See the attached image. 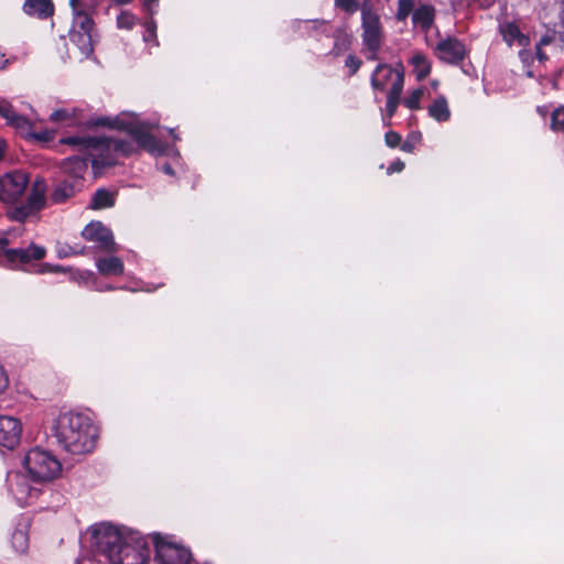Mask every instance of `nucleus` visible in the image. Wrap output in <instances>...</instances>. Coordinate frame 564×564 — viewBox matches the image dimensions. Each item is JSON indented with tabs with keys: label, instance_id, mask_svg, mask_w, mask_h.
Masks as SVG:
<instances>
[{
	"label": "nucleus",
	"instance_id": "nucleus-1",
	"mask_svg": "<svg viewBox=\"0 0 564 564\" xmlns=\"http://www.w3.org/2000/svg\"><path fill=\"white\" fill-rule=\"evenodd\" d=\"M54 436L64 451L72 455L91 453L96 446L98 431L91 419L78 412L59 414L53 425Z\"/></svg>",
	"mask_w": 564,
	"mask_h": 564
},
{
	"label": "nucleus",
	"instance_id": "nucleus-2",
	"mask_svg": "<svg viewBox=\"0 0 564 564\" xmlns=\"http://www.w3.org/2000/svg\"><path fill=\"white\" fill-rule=\"evenodd\" d=\"M98 561L105 564H144L148 553L144 549L123 541L121 531L101 523L95 530Z\"/></svg>",
	"mask_w": 564,
	"mask_h": 564
},
{
	"label": "nucleus",
	"instance_id": "nucleus-3",
	"mask_svg": "<svg viewBox=\"0 0 564 564\" xmlns=\"http://www.w3.org/2000/svg\"><path fill=\"white\" fill-rule=\"evenodd\" d=\"M61 142L87 155L94 166L112 164L115 153H131L130 144L112 139L69 137L62 139Z\"/></svg>",
	"mask_w": 564,
	"mask_h": 564
},
{
	"label": "nucleus",
	"instance_id": "nucleus-4",
	"mask_svg": "<svg viewBox=\"0 0 564 564\" xmlns=\"http://www.w3.org/2000/svg\"><path fill=\"white\" fill-rule=\"evenodd\" d=\"M30 477L40 482L51 481L62 473V464L50 452L41 448L30 449L23 459Z\"/></svg>",
	"mask_w": 564,
	"mask_h": 564
},
{
	"label": "nucleus",
	"instance_id": "nucleus-5",
	"mask_svg": "<svg viewBox=\"0 0 564 564\" xmlns=\"http://www.w3.org/2000/svg\"><path fill=\"white\" fill-rule=\"evenodd\" d=\"M361 12V29L362 42L369 52V59H377L378 52L381 47L383 37V28L379 14L375 11L372 6L365 1L360 8Z\"/></svg>",
	"mask_w": 564,
	"mask_h": 564
},
{
	"label": "nucleus",
	"instance_id": "nucleus-6",
	"mask_svg": "<svg viewBox=\"0 0 564 564\" xmlns=\"http://www.w3.org/2000/svg\"><path fill=\"white\" fill-rule=\"evenodd\" d=\"M97 126H110L121 130L128 131L138 144L144 150L153 154L163 152L162 144L150 133L151 127L149 124H138L132 121L126 122L120 118H102L96 122Z\"/></svg>",
	"mask_w": 564,
	"mask_h": 564
},
{
	"label": "nucleus",
	"instance_id": "nucleus-7",
	"mask_svg": "<svg viewBox=\"0 0 564 564\" xmlns=\"http://www.w3.org/2000/svg\"><path fill=\"white\" fill-rule=\"evenodd\" d=\"M156 550V558L161 564H189L191 552L182 545L175 544L159 533L152 535Z\"/></svg>",
	"mask_w": 564,
	"mask_h": 564
},
{
	"label": "nucleus",
	"instance_id": "nucleus-8",
	"mask_svg": "<svg viewBox=\"0 0 564 564\" xmlns=\"http://www.w3.org/2000/svg\"><path fill=\"white\" fill-rule=\"evenodd\" d=\"M29 180L22 172H11L0 177V202L15 204L25 193Z\"/></svg>",
	"mask_w": 564,
	"mask_h": 564
},
{
	"label": "nucleus",
	"instance_id": "nucleus-9",
	"mask_svg": "<svg viewBox=\"0 0 564 564\" xmlns=\"http://www.w3.org/2000/svg\"><path fill=\"white\" fill-rule=\"evenodd\" d=\"M3 254L12 267L24 268L32 261L42 260L46 256V249L42 246L31 243L28 248L7 249Z\"/></svg>",
	"mask_w": 564,
	"mask_h": 564
},
{
	"label": "nucleus",
	"instance_id": "nucleus-10",
	"mask_svg": "<svg viewBox=\"0 0 564 564\" xmlns=\"http://www.w3.org/2000/svg\"><path fill=\"white\" fill-rule=\"evenodd\" d=\"M22 423L10 415H0V448L13 449L21 440Z\"/></svg>",
	"mask_w": 564,
	"mask_h": 564
},
{
	"label": "nucleus",
	"instance_id": "nucleus-11",
	"mask_svg": "<svg viewBox=\"0 0 564 564\" xmlns=\"http://www.w3.org/2000/svg\"><path fill=\"white\" fill-rule=\"evenodd\" d=\"M398 77L401 80V89L404 85L403 67L401 69H393L387 64H379L371 76V86L376 90H386L390 85V88H394Z\"/></svg>",
	"mask_w": 564,
	"mask_h": 564
},
{
	"label": "nucleus",
	"instance_id": "nucleus-12",
	"mask_svg": "<svg viewBox=\"0 0 564 564\" xmlns=\"http://www.w3.org/2000/svg\"><path fill=\"white\" fill-rule=\"evenodd\" d=\"M83 237L98 246L106 251H116L117 245L113 240L110 229L105 227L100 221H91L82 231Z\"/></svg>",
	"mask_w": 564,
	"mask_h": 564
},
{
	"label": "nucleus",
	"instance_id": "nucleus-13",
	"mask_svg": "<svg viewBox=\"0 0 564 564\" xmlns=\"http://www.w3.org/2000/svg\"><path fill=\"white\" fill-rule=\"evenodd\" d=\"M437 56L446 63H458L466 55L465 45L455 37H446L436 46Z\"/></svg>",
	"mask_w": 564,
	"mask_h": 564
},
{
	"label": "nucleus",
	"instance_id": "nucleus-14",
	"mask_svg": "<svg viewBox=\"0 0 564 564\" xmlns=\"http://www.w3.org/2000/svg\"><path fill=\"white\" fill-rule=\"evenodd\" d=\"M499 33L503 42L509 46L525 48L530 44V39L525 35L514 22H503L499 25Z\"/></svg>",
	"mask_w": 564,
	"mask_h": 564
},
{
	"label": "nucleus",
	"instance_id": "nucleus-15",
	"mask_svg": "<svg viewBox=\"0 0 564 564\" xmlns=\"http://www.w3.org/2000/svg\"><path fill=\"white\" fill-rule=\"evenodd\" d=\"M0 116L7 120L8 124L22 132L29 133L32 127L31 122L26 118L17 115L12 105L3 98H0Z\"/></svg>",
	"mask_w": 564,
	"mask_h": 564
},
{
	"label": "nucleus",
	"instance_id": "nucleus-16",
	"mask_svg": "<svg viewBox=\"0 0 564 564\" xmlns=\"http://www.w3.org/2000/svg\"><path fill=\"white\" fill-rule=\"evenodd\" d=\"M10 490L20 505L28 503L29 499L35 494V491L26 484L25 479L19 475H14L10 479Z\"/></svg>",
	"mask_w": 564,
	"mask_h": 564
},
{
	"label": "nucleus",
	"instance_id": "nucleus-17",
	"mask_svg": "<svg viewBox=\"0 0 564 564\" xmlns=\"http://www.w3.org/2000/svg\"><path fill=\"white\" fill-rule=\"evenodd\" d=\"M435 19V9L431 4H419L412 14V21L415 26L424 31L431 29Z\"/></svg>",
	"mask_w": 564,
	"mask_h": 564
},
{
	"label": "nucleus",
	"instance_id": "nucleus-18",
	"mask_svg": "<svg viewBox=\"0 0 564 564\" xmlns=\"http://www.w3.org/2000/svg\"><path fill=\"white\" fill-rule=\"evenodd\" d=\"M88 159V156L87 159L79 156L68 158L63 163V170L70 177H74L75 180H80L84 177V174L87 171Z\"/></svg>",
	"mask_w": 564,
	"mask_h": 564
},
{
	"label": "nucleus",
	"instance_id": "nucleus-19",
	"mask_svg": "<svg viewBox=\"0 0 564 564\" xmlns=\"http://www.w3.org/2000/svg\"><path fill=\"white\" fill-rule=\"evenodd\" d=\"M70 41L84 57L90 56L94 51L93 37L88 32H80L73 29L70 32Z\"/></svg>",
	"mask_w": 564,
	"mask_h": 564
},
{
	"label": "nucleus",
	"instance_id": "nucleus-20",
	"mask_svg": "<svg viewBox=\"0 0 564 564\" xmlns=\"http://www.w3.org/2000/svg\"><path fill=\"white\" fill-rule=\"evenodd\" d=\"M96 265L99 273L104 275H120L123 273V263L117 257L98 259Z\"/></svg>",
	"mask_w": 564,
	"mask_h": 564
},
{
	"label": "nucleus",
	"instance_id": "nucleus-21",
	"mask_svg": "<svg viewBox=\"0 0 564 564\" xmlns=\"http://www.w3.org/2000/svg\"><path fill=\"white\" fill-rule=\"evenodd\" d=\"M24 11L31 15L45 18L53 12V4L51 0H28L24 3Z\"/></svg>",
	"mask_w": 564,
	"mask_h": 564
},
{
	"label": "nucleus",
	"instance_id": "nucleus-22",
	"mask_svg": "<svg viewBox=\"0 0 564 564\" xmlns=\"http://www.w3.org/2000/svg\"><path fill=\"white\" fill-rule=\"evenodd\" d=\"M401 93H402L401 80H400V77H398L394 88H389L388 99H387V105H386V111H387V117H388V120H384L386 126L390 124V118L395 113V110L400 102Z\"/></svg>",
	"mask_w": 564,
	"mask_h": 564
},
{
	"label": "nucleus",
	"instance_id": "nucleus-23",
	"mask_svg": "<svg viewBox=\"0 0 564 564\" xmlns=\"http://www.w3.org/2000/svg\"><path fill=\"white\" fill-rule=\"evenodd\" d=\"M430 116L437 121H447L451 117L447 100L441 96L436 98L429 107Z\"/></svg>",
	"mask_w": 564,
	"mask_h": 564
},
{
	"label": "nucleus",
	"instance_id": "nucleus-24",
	"mask_svg": "<svg viewBox=\"0 0 564 564\" xmlns=\"http://www.w3.org/2000/svg\"><path fill=\"white\" fill-rule=\"evenodd\" d=\"M410 63L413 66V73L415 74L417 80H423L430 75L431 63L423 54L415 53L412 56Z\"/></svg>",
	"mask_w": 564,
	"mask_h": 564
},
{
	"label": "nucleus",
	"instance_id": "nucleus-25",
	"mask_svg": "<svg viewBox=\"0 0 564 564\" xmlns=\"http://www.w3.org/2000/svg\"><path fill=\"white\" fill-rule=\"evenodd\" d=\"M115 196L112 193L106 189H99L95 193L91 200L93 209H102L113 206Z\"/></svg>",
	"mask_w": 564,
	"mask_h": 564
},
{
	"label": "nucleus",
	"instance_id": "nucleus-26",
	"mask_svg": "<svg viewBox=\"0 0 564 564\" xmlns=\"http://www.w3.org/2000/svg\"><path fill=\"white\" fill-rule=\"evenodd\" d=\"M93 24L90 17L78 9L75 11L74 29L91 34Z\"/></svg>",
	"mask_w": 564,
	"mask_h": 564
},
{
	"label": "nucleus",
	"instance_id": "nucleus-27",
	"mask_svg": "<svg viewBox=\"0 0 564 564\" xmlns=\"http://www.w3.org/2000/svg\"><path fill=\"white\" fill-rule=\"evenodd\" d=\"M75 185L66 182L59 184L52 194V198L56 203H62L75 194Z\"/></svg>",
	"mask_w": 564,
	"mask_h": 564
},
{
	"label": "nucleus",
	"instance_id": "nucleus-28",
	"mask_svg": "<svg viewBox=\"0 0 564 564\" xmlns=\"http://www.w3.org/2000/svg\"><path fill=\"white\" fill-rule=\"evenodd\" d=\"M29 545V536L25 530L18 529L12 534V546L17 552L23 553Z\"/></svg>",
	"mask_w": 564,
	"mask_h": 564
},
{
	"label": "nucleus",
	"instance_id": "nucleus-29",
	"mask_svg": "<svg viewBox=\"0 0 564 564\" xmlns=\"http://www.w3.org/2000/svg\"><path fill=\"white\" fill-rule=\"evenodd\" d=\"M416 7L415 0H399L395 13L397 20L404 21L411 13L413 14Z\"/></svg>",
	"mask_w": 564,
	"mask_h": 564
},
{
	"label": "nucleus",
	"instance_id": "nucleus-30",
	"mask_svg": "<svg viewBox=\"0 0 564 564\" xmlns=\"http://www.w3.org/2000/svg\"><path fill=\"white\" fill-rule=\"evenodd\" d=\"M144 26H145V34L143 35V41L145 43L151 44L153 47H158L159 40H158V35H156L155 21L152 18H150L149 20L145 21Z\"/></svg>",
	"mask_w": 564,
	"mask_h": 564
},
{
	"label": "nucleus",
	"instance_id": "nucleus-31",
	"mask_svg": "<svg viewBox=\"0 0 564 564\" xmlns=\"http://www.w3.org/2000/svg\"><path fill=\"white\" fill-rule=\"evenodd\" d=\"M44 202V189L40 185H35L33 188L30 198H29V209L36 210L43 206Z\"/></svg>",
	"mask_w": 564,
	"mask_h": 564
},
{
	"label": "nucleus",
	"instance_id": "nucleus-32",
	"mask_svg": "<svg viewBox=\"0 0 564 564\" xmlns=\"http://www.w3.org/2000/svg\"><path fill=\"white\" fill-rule=\"evenodd\" d=\"M137 23V18L129 11H122L117 18V26L130 31Z\"/></svg>",
	"mask_w": 564,
	"mask_h": 564
},
{
	"label": "nucleus",
	"instance_id": "nucleus-33",
	"mask_svg": "<svg viewBox=\"0 0 564 564\" xmlns=\"http://www.w3.org/2000/svg\"><path fill=\"white\" fill-rule=\"evenodd\" d=\"M423 93V88H417L413 90L412 94L404 100V105L412 110L419 109Z\"/></svg>",
	"mask_w": 564,
	"mask_h": 564
},
{
	"label": "nucleus",
	"instance_id": "nucleus-34",
	"mask_svg": "<svg viewBox=\"0 0 564 564\" xmlns=\"http://www.w3.org/2000/svg\"><path fill=\"white\" fill-rule=\"evenodd\" d=\"M551 127L553 130H564V106L553 111Z\"/></svg>",
	"mask_w": 564,
	"mask_h": 564
},
{
	"label": "nucleus",
	"instance_id": "nucleus-35",
	"mask_svg": "<svg viewBox=\"0 0 564 564\" xmlns=\"http://www.w3.org/2000/svg\"><path fill=\"white\" fill-rule=\"evenodd\" d=\"M335 6L347 13H354L358 9L357 0H335Z\"/></svg>",
	"mask_w": 564,
	"mask_h": 564
},
{
	"label": "nucleus",
	"instance_id": "nucleus-36",
	"mask_svg": "<svg viewBox=\"0 0 564 564\" xmlns=\"http://www.w3.org/2000/svg\"><path fill=\"white\" fill-rule=\"evenodd\" d=\"M386 144L390 148H395L401 143V135L394 131H389L384 135Z\"/></svg>",
	"mask_w": 564,
	"mask_h": 564
},
{
	"label": "nucleus",
	"instance_id": "nucleus-37",
	"mask_svg": "<svg viewBox=\"0 0 564 564\" xmlns=\"http://www.w3.org/2000/svg\"><path fill=\"white\" fill-rule=\"evenodd\" d=\"M361 65V61L357 57L349 55L346 58V66L350 69L351 74H355Z\"/></svg>",
	"mask_w": 564,
	"mask_h": 564
},
{
	"label": "nucleus",
	"instance_id": "nucleus-38",
	"mask_svg": "<svg viewBox=\"0 0 564 564\" xmlns=\"http://www.w3.org/2000/svg\"><path fill=\"white\" fill-rule=\"evenodd\" d=\"M9 386V377L4 368L0 365V394H2Z\"/></svg>",
	"mask_w": 564,
	"mask_h": 564
},
{
	"label": "nucleus",
	"instance_id": "nucleus-39",
	"mask_svg": "<svg viewBox=\"0 0 564 564\" xmlns=\"http://www.w3.org/2000/svg\"><path fill=\"white\" fill-rule=\"evenodd\" d=\"M69 117H70L69 112L65 109L56 110L51 115V119L53 121H62V120L68 119Z\"/></svg>",
	"mask_w": 564,
	"mask_h": 564
},
{
	"label": "nucleus",
	"instance_id": "nucleus-40",
	"mask_svg": "<svg viewBox=\"0 0 564 564\" xmlns=\"http://www.w3.org/2000/svg\"><path fill=\"white\" fill-rule=\"evenodd\" d=\"M405 164L401 160H397L392 162L388 167V173L392 174L395 172H401L404 169Z\"/></svg>",
	"mask_w": 564,
	"mask_h": 564
},
{
	"label": "nucleus",
	"instance_id": "nucleus-41",
	"mask_svg": "<svg viewBox=\"0 0 564 564\" xmlns=\"http://www.w3.org/2000/svg\"><path fill=\"white\" fill-rule=\"evenodd\" d=\"M34 139L40 141H48L53 138L52 133L48 131H43L41 133H33L31 134Z\"/></svg>",
	"mask_w": 564,
	"mask_h": 564
},
{
	"label": "nucleus",
	"instance_id": "nucleus-42",
	"mask_svg": "<svg viewBox=\"0 0 564 564\" xmlns=\"http://www.w3.org/2000/svg\"><path fill=\"white\" fill-rule=\"evenodd\" d=\"M37 273H53V264H50V263H43L39 267V269L36 270Z\"/></svg>",
	"mask_w": 564,
	"mask_h": 564
},
{
	"label": "nucleus",
	"instance_id": "nucleus-43",
	"mask_svg": "<svg viewBox=\"0 0 564 564\" xmlns=\"http://www.w3.org/2000/svg\"><path fill=\"white\" fill-rule=\"evenodd\" d=\"M28 215H29V212H26L24 209H18L13 213V218L22 221L26 218Z\"/></svg>",
	"mask_w": 564,
	"mask_h": 564
},
{
	"label": "nucleus",
	"instance_id": "nucleus-44",
	"mask_svg": "<svg viewBox=\"0 0 564 564\" xmlns=\"http://www.w3.org/2000/svg\"><path fill=\"white\" fill-rule=\"evenodd\" d=\"M401 149L404 151V152H412L414 147L413 144H411L410 142H404L402 145H401Z\"/></svg>",
	"mask_w": 564,
	"mask_h": 564
},
{
	"label": "nucleus",
	"instance_id": "nucleus-45",
	"mask_svg": "<svg viewBox=\"0 0 564 564\" xmlns=\"http://www.w3.org/2000/svg\"><path fill=\"white\" fill-rule=\"evenodd\" d=\"M7 149V143L4 140L0 139V160L3 158Z\"/></svg>",
	"mask_w": 564,
	"mask_h": 564
},
{
	"label": "nucleus",
	"instance_id": "nucleus-46",
	"mask_svg": "<svg viewBox=\"0 0 564 564\" xmlns=\"http://www.w3.org/2000/svg\"><path fill=\"white\" fill-rule=\"evenodd\" d=\"M8 62L9 61L4 57V54L0 52V69L6 68Z\"/></svg>",
	"mask_w": 564,
	"mask_h": 564
},
{
	"label": "nucleus",
	"instance_id": "nucleus-47",
	"mask_svg": "<svg viewBox=\"0 0 564 564\" xmlns=\"http://www.w3.org/2000/svg\"><path fill=\"white\" fill-rule=\"evenodd\" d=\"M536 55L540 61H544L546 58L545 54L541 50V45H538L536 47Z\"/></svg>",
	"mask_w": 564,
	"mask_h": 564
},
{
	"label": "nucleus",
	"instance_id": "nucleus-48",
	"mask_svg": "<svg viewBox=\"0 0 564 564\" xmlns=\"http://www.w3.org/2000/svg\"><path fill=\"white\" fill-rule=\"evenodd\" d=\"M80 1L82 0H69V3L74 11H76L78 9V7L80 6Z\"/></svg>",
	"mask_w": 564,
	"mask_h": 564
},
{
	"label": "nucleus",
	"instance_id": "nucleus-49",
	"mask_svg": "<svg viewBox=\"0 0 564 564\" xmlns=\"http://www.w3.org/2000/svg\"><path fill=\"white\" fill-rule=\"evenodd\" d=\"M66 270L61 265H53V273L65 272Z\"/></svg>",
	"mask_w": 564,
	"mask_h": 564
},
{
	"label": "nucleus",
	"instance_id": "nucleus-50",
	"mask_svg": "<svg viewBox=\"0 0 564 564\" xmlns=\"http://www.w3.org/2000/svg\"><path fill=\"white\" fill-rule=\"evenodd\" d=\"M9 240L4 236L0 237V248L7 246Z\"/></svg>",
	"mask_w": 564,
	"mask_h": 564
},
{
	"label": "nucleus",
	"instance_id": "nucleus-51",
	"mask_svg": "<svg viewBox=\"0 0 564 564\" xmlns=\"http://www.w3.org/2000/svg\"><path fill=\"white\" fill-rule=\"evenodd\" d=\"M117 4H128L130 3L132 0H113Z\"/></svg>",
	"mask_w": 564,
	"mask_h": 564
},
{
	"label": "nucleus",
	"instance_id": "nucleus-52",
	"mask_svg": "<svg viewBox=\"0 0 564 564\" xmlns=\"http://www.w3.org/2000/svg\"><path fill=\"white\" fill-rule=\"evenodd\" d=\"M164 172L167 173V174H172V169L170 165H165L164 166Z\"/></svg>",
	"mask_w": 564,
	"mask_h": 564
},
{
	"label": "nucleus",
	"instance_id": "nucleus-53",
	"mask_svg": "<svg viewBox=\"0 0 564 564\" xmlns=\"http://www.w3.org/2000/svg\"><path fill=\"white\" fill-rule=\"evenodd\" d=\"M437 85H438V83H437L436 80H433V82H432V86H433V88H437Z\"/></svg>",
	"mask_w": 564,
	"mask_h": 564
},
{
	"label": "nucleus",
	"instance_id": "nucleus-54",
	"mask_svg": "<svg viewBox=\"0 0 564 564\" xmlns=\"http://www.w3.org/2000/svg\"><path fill=\"white\" fill-rule=\"evenodd\" d=\"M546 43H549V41H547V40H545V39H543V40L541 41L540 45H541V44H546Z\"/></svg>",
	"mask_w": 564,
	"mask_h": 564
},
{
	"label": "nucleus",
	"instance_id": "nucleus-55",
	"mask_svg": "<svg viewBox=\"0 0 564 564\" xmlns=\"http://www.w3.org/2000/svg\"><path fill=\"white\" fill-rule=\"evenodd\" d=\"M524 54H525V52H524V51H521V52H520V56H521L522 58H524Z\"/></svg>",
	"mask_w": 564,
	"mask_h": 564
}]
</instances>
